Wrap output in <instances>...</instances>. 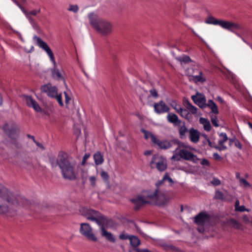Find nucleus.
<instances>
[{
  "mask_svg": "<svg viewBox=\"0 0 252 252\" xmlns=\"http://www.w3.org/2000/svg\"><path fill=\"white\" fill-rule=\"evenodd\" d=\"M82 215L87 220L95 223L100 226L101 234L102 237L110 242L114 243L115 238L111 232L107 231L104 226V223L106 222V218L98 211L89 208H84L81 210Z\"/></svg>",
  "mask_w": 252,
  "mask_h": 252,
  "instance_id": "obj_1",
  "label": "nucleus"
},
{
  "mask_svg": "<svg viewBox=\"0 0 252 252\" xmlns=\"http://www.w3.org/2000/svg\"><path fill=\"white\" fill-rule=\"evenodd\" d=\"M57 164L61 168L63 177L73 180L76 178V162L74 159L64 152H60L57 159Z\"/></svg>",
  "mask_w": 252,
  "mask_h": 252,
  "instance_id": "obj_2",
  "label": "nucleus"
},
{
  "mask_svg": "<svg viewBox=\"0 0 252 252\" xmlns=\"http://www.w3.org/2000/svg\"><path fill=\"white\" fill-rule=\"evenodd\" d=\"M88 18L93 28L100 33L107 35L111 32L112 26L107 21L99 18L93 13H89Z\"/></svg>",
  "mask_w": 252,
  "mask_h": 252,
  "instance_id": "obj_3",
  "label": "nucleus"
},
{
  "mask_svg": "<svg viewBox=\"0 0 252 252\" xmlns=\"http://www.w3.org/2000/svg\"><path fill=\"white\" fill-rule=\"evenodd\" d=\"M33 39L35 41L36 44L40 48L44 50L49 56L51 61L53 63L54 65V68L52 70V76L54 79L57 80H61L63 79V77L60 73L59 70L57 69L56 67V61L54 58V54L50 48L47 44L44 42L42 39L36 35L33 37Z\"/></svg>",
  "mask_w": 252,
  "mask_h": 252,
  "instance_id": "obj_4",
  "label": "nucleus"
},
{
  "mask_svg": "<svg viewBox=\"0 0 252 252\" xmlns=\"http://www.w3.org/2000/svg\"><path fill=\"white\" fill-rule=\"evenodd\" d=\"M164 181H165L163 180V178L162 180L158 181L156 184V186L157 188V189H156L153 192H149L147 195V197L149 198L158 201L161 204H165L167 202V200L164 193L160 192L158 189V188L163 184Z\"/></svg>",
  "mask_w": 252,
  "mask_h": 252,
  "instance_id": "obj_5",
  "label": "nucleus"
},
{
  "mask_svg": "<svg viewBox=\"0 0 252 252\" xmlns=\"http://www.w3.org/2000/svg\"><path fill=\"white\" fill-rule=\"evenodd\" d=\"M152 143L155 146H157L160 149L167 150L174 145H178L179 141L174 139L170 140H164L161 141L156 136H153Z\"/></svg>",
  "mask_w": 252,
  "mask_h": 252,
  "instance_id": "obj_6",
  "label": "nucleus"
},
{
  "mask_svg": "<svg viewBox=\"0 0 252 252\" xmlns=\"http://www.w3.org/2000/svg\"><path fill=\"white\" fill-rule=\"evenodd\" d=\"M150 166L152 168L156 167L158 170L162 171L166 169L167 165L166 161L161 157L154 155L150 162Z\"/></svg>",
  "mask_w": 252,
  "mask_h": 252,
  "instance_id": "obj_7",
  "label": "nucleus"
},
{
  "mask_svg": "<svg viewBox=\"0 0 252 252\" xmlns=\"http://www.w3.org/2000/svg\"><path fill=\"white\" fill-rule=\"evenodd\" d=\"M80 232L87 239L94 242L97 241V238L94 234L93 229L89 223H82L80 225Z\"/></svg>",
  "mask_w": 252,
  "mask_h": 252,
  "instance_id": "obj_8",
  "label": "nucleus"
},
{
  "mask_svg": "<svg viewBox=\"0 0 252 252\" xmlns=\"http://www.w3.org/2000/svg\"><path fill=\"white\" fill-rule=\"evenodd\" d=\"M40 89L42 93H46L48 96L51 98L54 97L58 94V88L50 83L42 86Z\"/></svg>",
  "mask_w": 252,
  "mask_h": 252,
  "instance_id": "obj_9",
  "label": "nucleus"
},
{
  "mask_svg": "<svg viewBox=\"0 0 252 252\" xmlns=\"http://www.w3.org/2000/svg\"><path fill=\"white\" fill-rule=\"evenodd\" d=\"M191 99L200 108L204 109L207 107L206 97L203 94L197 92L195 95L191 96Z\"/></svg>",
  "mask_w": 252,
  "mask_h": 252,
  "instance_id": "obj_10",
  "label": "nucleus"
},
{
  "mask_svg": "<svg viewBox=\"0 0 252 252\" xmlns=\"http://www.w3.org/2000/svg\"><path fill=\"white\" fill-rule=\"evenodd\" d=\"M155 112L157 114H161L168 112L170 108L166 104L163 100H160L154 104Z\"/></svg>",
  "mask_w": 252,
  "mask_h": 252,
  "instance_id": "obj_11",
  "label": "nucleus"
},
{
  "mask_svg": "<svg viewBox=\"0 0 252 252\" xmlns=\"http://www.w3.org/2000/svg\"><path fill=\"white\" fill-rule=\"evenodd\" d=\"M210 219V216L209 214L201 212L194 217V222L196 224L203 226Z\"/></svg>",
  "mask_w": 252,
  "mask_h": 252,
  "instance_id": "obj_12",
  "label": "nucleus"
},
{
  "mask_svg": "<svg viewBox=\"0 0 252 252\" xmlns=\"http://www.w3.org/2000/svg\"><path fill=\"white\" fill-rule=\"evenodd\" d=\"M130 201L135 205L134 209L136 211L139 210L144 205L149 203L144 197L141 195H137L134 198H131Z\"/></svg>",
  "mask_w": 252,
  "mask_h": 252,
  "instance_id": "obj_13",
  "label": "nucleus"
},
{
  "mask_svg": "<svg viewBox=\"0 0 252 252\" xmlns=\"http://www.w3.org/2000/svg\"><path fill=\"white\" fill-rule=\"evenodd\" d=\"M24 98L26 101V104L30 107H32L36 112L41 111V107L38 103L30 95H24Z\"/></svg>",
  "mask_w": 252,
  "mask_h": 252,
  "instance_id": "obj_14",
  "label": "nucleus"
},
{
  "mask_svg": "<svg viewBox=\"0 0 252 252\" xmlns=\"http://www.w3.org/2000/svg\"><path fill=\"white\" fill-rule=\"evenodd\" d=\"M4 133L11 139H15L16 136V127L13 125L5 124L3 126Z\"/></svg>",
  "mask_w": 252,
  "mask_h": 252,
  "instance_id": "obj_15",
  "label": "nucleus"
},
{
  "mask_svg": "<svg viewBox=\"0 0 252 252\" xmlns=\"http://www.w3.org/2000/svg\"><path fill=\"white\" fill-rule=\"evenodd\" d=\"M219 136L220 137H221L222 139L219 140V146H214V147L219 151H224L226 150L227 147L224 145V143L228 140V138L226 133L225 132L220 133Z\"/></svg>",
  "mask_w": 252,
  "mask_h": 252,
  "instance_id": "obj_16",
  "label": "nucleus"
},
{
  "mask_svg": "<svg viewBox=\"0 0 252 252\" xmlns=\"http://www.w3.org/2000/svg\"><path fill=\"white\" fill-rule=\"evenodd\" d=\"M220 26L225 30L231 32H234V30L239 28V25L235 23L229 21L221 20L220 23Z\"/></svg>",
  "mask_w": 252,
  "mask_h": 252,
  "instance_id": "obj_17",
  "label": "nucleus"
},
{
  "mask_svg": "<svg viewBox=\"0 0 252 252\" xmlns=\"http://www.w3.org/2000/svg\"><path fill=\"white\" fill-rule=\"evenodd\" d=\"M189 139L193 143H196L199 140L200 133L199 131L192 127L189 129Z\"/></svg>",
  "mask_w": 252,
  "mask_h": 252,
  "instance_id": "obj_18",
  "label": "nucleus"
},
{
  "mask_svg": "<svg viewBox=\"0 0 252 252\" xmlns=\"http://www.w3.org/2000/svg\"><path fill=\"white\" fill-rule=\"evenodd\" d=\"M179 155L181 158L187 160H192L194 157V155L191 152L185 149L180 150Z\"/></svg>",
  "mask_w": 252,
  "mask_h": 252,
  "instance_id": "obj_19",
  "label": "nucleus"
},
{
  "mask_svg": "<svg viewBox=\"0 0 252 252\" xmlns=\"http://www.w3.org/2000/svg\"><path fill=\"white\" fill-rule=\"evenodd\" d=\"M167 120L170 123L173 124L176 126L181 123V121L179 119L177 115L173 113H169L167 116Z\"/></svg>",
  "mask_w": 252,
  "mask_h": 252,
  "instance_id": "obj_20",
  "label": "nucleus"
},
{
  "mask_svg": "<svg viewBox=\"0 0 252 252\" xmlns=\"http://www.w3.org/2000/svg\"><path fill=\"white\" fill-rule=\"evenodd\" d=\"M184 105L191 115L196 114L197 108L193 106L188 99L184 101Z\"/></svg>",
  "mask_w": 252,
  "mask_h": 252,
  "instance_id": "obj_21",
  "label": "nucleus"
},
{
  "mask_svg": "<svg viewBox=\"0 0 252 252\" xmlns=\"http://www.w3.org/2000/svg\"><path fill=\"white\" fill-rule=\"evenodd\" d=\"M93 158L94 163L96 165H100L104 162L103 156L99 151H97L94 153Z\"/></svg>",
  "mask_w": 252,
  "mask_h": 252,
  "instance_id": "obj_22",
  "label": "nucleus"
},
{
  "mask_svg": "<svg viewBox=\"0 0 252 252\" xmlns=\"http://www.w3.org/2000/svg\"><path fill=\"white\" fill-rule=\"evenodd\" d=\"M199 123L203 126L205 130L210 131L211 129V126L210 121L206 118L201 117L199 119Z\"/></svg>",
  "mask_w": 252,
  "mask_h": 252,
  "instance_id": "obj_23",
  "label": "nucleus"
},
{
  "mask_svg": "<svg viewBox=\"0 0 252 252\" xmlns=\"http://www.w3.org/2000/svg\"><path fill=\"white\" fill-rule=\"evenodd\" d=\"M206 105L207 106L209 107L211 109L212 113L215 114H218L219 113L218 107L213 100L211 99L209 100Z\"/></svg>",
  "mask_w": 252,
  "mask_h": 252,
  "instance_id": "obj_24",
  "label": "nucleus"
},
{
  "mask_svg": "<svg viewBox=\"0 0 252 252\" xmlns=\"http://www.w3.org/2000/svg\"><path fill=\"white\" fill-rule=\"evenodd\" d=\"M129 241L130 245L134 248L138 247L140 244L139 239L134 235H131L129 238Z\"/></svg>",
  "mask_w": 252,
  "mask_h": 252,
  "instance_id": "obj_25",
  "label": "nucleus"
},
{
  "mask_svg": "<svg viewBox=\"0 0 252 252\" xmlns=\"http://www.w3.org/2000/svg\"><path fill=\"white\" fill-rule=\"evenodd\" d=\"M221 20H218L212 16L208 17V19L206 20V23L208 24H212L214 25H219L221 23Z\"/></svg>",
  "mask_w": 252,
  "mask_h": 252,
  "instance_id": "obj_26",
  "label": "nucleus"
},
{
  "mask_svg": "<svg viewBox=\"0 0 252 252\" xmlns=\"http://www.w3.org/2000/svg\"><path fill=\"white\" fill-rule=\"evenodd\" d=\"M189 131V130H188V128H187L185 124H184L183 126H180L179 127L180 137L182 139L185 138L186 133Z\"/></svg>",
  "mask_w": 252,
  "mask_h": 252,
  "instance_id": "obj_27",
  "label": "nucleus"
},
{
  "mask_svg": "<svg viewBox=\"0 0 252 252\" xmlns=\"http://www.w3.org/2000/svg\"><path fill=\"white\" fill-rule=\"evenodd\" d=\"M192 78L193 81L195 83L200 82L202 83L206 81V79L203 76V73L201 71L199 72V75L193 76Z\"/></svg>",
  "mask_w": 252,
  "mask_h": 252,
  "instance_id": "obj_28",
  "label": "nucleus"
},
{
  "mask_svg": "<svg viewBox=\"0 0 252 252\" xmlns=\"http://www.w3.org/2000/svg\"><path fill=\"white\" fill-rule=\"evenodd\" d=\"M180 116L188 120V121H190L192 119V118L191 114L189 113L186 108V109H184L183 111H181Z\"/></svg>",
  "mask_w": 252,
  "mask_h": 252,
  "instance_id": "obj_29",
  "label": "nucleus"
},
{
  "mask_svg": "<svg viewBox=\"0 0 252 252\" xmlns=\"http://www.w3.org/2000/svg\"><path fill=\"white\" fill-rule=\"evenodd\" d=\"M230 222L232 227L234 228L240 229L242 227V224L239 222L234 219L231 220Z\"/></svg>",
  "mask_w": 252,
  "mask_h": 252,
  "instance_id": "obj_30",
  "label": "nucleus"
},
{
  "mask_svg": "<svg viewBox=\"0 0 252 252\" xmlns=\"http://www.w3.org/2000/svg\"><path fill=\"white\" fill-rule=\"evenodd\" d=\"M142 132L144 134V137L146 139H148L149 138H151V142H152V137L153 136H155L154 135H153L152 133H151L150 132H148V131L142 129H141Z\"/></svg>",
  "mask_w": 252,
  "mask_h": 252,
  "instance_id": "obj_31",
  "label": "nucleus"
},
{
  "mask_svg": "<svg viewBox=\"0 0 252 252\" xmlns=\"http://www.w3.org/2000/svg\"><path fill=\"white\" fill-rule=\"evenodd\" d=\"M211 120L213 125L215 127H219V124L218 123L217 117L216 116H211Z\"/></svg>",
  "mask_w": 252,
  "mask_h": 252,
  "instance_id": "obj_32",
  "label": "nucleus"
},
{
  "mask_svg": "<svg viewBox=\"0 0 252 252\" xmlns=\"http://www.w3.org/2000/svg\"><path fill=\"white\" fill-rule=\"evenodd\" d=\"M56 99L57 101H58V102L59 103V105L61 106H63V102L62 100V94H57L55 96V97H54Z\"/></svg>",
  "mask_w": 252,
  "mask_h": 252,
  "instance_id": "obj_33",
  "label": "nucleus"
},
{
  "mask_svg": "<svg viewBox=\"0 0 252 252\" xmlns=\"http://www.w3.org/2000/svg\"><path fill=\"white\" fill-rule=\"evenodd\" d=\"M8 211V207L6 205H0V214H6Z\"/></svg>",
  "mask_w": 252,
  "mask_h": 252,
  "instance_id": "obj_34",
  "label": "nucleus"
},
{
  "mask_svg": "<svg viewBox=\"0 0 252 252\" xmlns=\"http://www.w3.org/2000/svg\"><path fill=\"white\" fill-rule=\"evenodd\" d=\"M23 12L24 13L27 18L29 20V21L31 24L35 23L34 19L32 18L31 16H29V14H28V11L26 9H25L23 11Z\"/></svg>",
  "mask_w": 252,
  "mask_h": 252,
  "instance_id": "obj_35",
  "label": "nucleus"
},
{
  "mask_svg": "<svg viewBox=\"0 0 252 252\" xmlns=\"http://www.w3.org/2000/svg\"><path fill=\"white\" fill-rule=\"evenodd\" d=\"M100 176L102 178V179L104 181H107L108 180L109 176H108V173L102 170L100 172Z\"/></svg>",
  "mask_w": 252,
  "mask_h": 252,
  "instance_id": "obj_36",
  "label": "nucleus"
},
{
  "mask_svg": "<svg viewBox=\"0 0 252 252\" xmlns=\"http://www.w3.org/2000/svg\"><path fill=\"white\" fill-rule=\"evenodd\" d=\"M64 94L65 95V103L67 108H69V103L71 101V97L68 95L66 92H64Z\"/></svg>",
  "mask_w": 252,
  "mask_h": 252,
  "instance_id": "obj_37",
  "label": "nucleus"
},
{
  "mask_svg": "<svg viewBox=\"0 0 252 252\" xmlns=\"http://www.w3.org/2000/svg\"><path fill=\"white\" fill-rule=\"evenodd\" d=\"M79 8L77 5H70L69 8H68V11H72L74 13L77 12Z\"/></svg>",
  "mask_w": 252,
  "mask_h": 252,
  "instance_id": "obj_38",
  "label": "nucleus"
},
{
  "mask_svg": "<svg viewBox=\"0 0 252 252\" xmlns=\"http://www.w3.org/2000/svg\"><path fill=\"white\" fill-rule=\"evenodd\" d=\"M215 198L218 199H223V194L221 191L217 190L216 191Z\"/></svg>",
  "mask_w": 252,
  "mask_h": 252,
  "instance_id": "obj_39",
  "label": "nucleus"
},
{
  "mask_svg": "<svg viewBox=\"0 0 252 252\" xmlns=\"http://www.w3.org/2000/svg\"><path fill=\"white\" fill-rule=\"evenodd\" d=\"M90 154L89 153H85L83 157L82 161V165H84L86 164L87 160L90 158Z\"/></svg>",
  "mask_w": 252,
  "mask_h": 252,
  "instance_id": "obj_40",
  "label": "nucleus"
},
{
  "mask_svg": "<svg viewBox=\"0 0 252 252\" xmlns=\"http://www.w3.org/2000/svg\"><path fill=\"white\" fill-rule=\"evenodd\" d=\"M130 236H131V235H127V234H125L123 233L119 235V239L121 240H127V239L129 240V238Z\"/></svg>",
  "mask_w": 252,
  "mask_h": 252,
  "instance_id": "obj_41",
  "label": "nucleus"
},
{
  "mask_svg": "<svg viewBox=\"0 0 252 252\" xmlns=\"http://www.w3.org/2000/svg\"><path fill=\"white\" fill-rule=\"evenodd\" d=\"M211 183L214 186H219L220 184V181L218 178H214Z\"/></svg>",
  "mask_w": 252,
  "mask_h": 252,
  "instance_id": "obj_42",
  "label": "nucleus"
},
{
  "mask_svg": "<svg viewBox=\"0 0 252 252\" xmlns=\"http://www.w3.org/2000/svg\"><path fill=\"white\" fill-rule=\"evenodd\" d=\"M240 183L242 184L245 187H250L251 185L245 179H240Z\"/></svg>",
  "mask_w": 252,
  "mask_h": 252,
  "instance_id": "obj_43",
  "label": "nucleus"
},
{
  "mask_svg": "<svg viewBox=\"0 0 252 252\" xmlns=\"http://www.w3.org/2000/svg\"><path fill=\"white\" fill-rule=\"evenodd\" d=\"M163 180H168L170 184H172L173 183L172 179L169 176L168 173H166L164 175Z\"/></svg>",
  "mask_w": 252,
  "mask_h": 252,
  "instance_id": "obj_44",
  "label": "nucleus"
},
{
  "mask_svg": "<svg viewBox=\"0 0 252 252\" xmlns=\"http://www.w3.org/2000/svg\"><path fill=\"white\" fill-rule=\"evenodd\" d=\"M150 93L151 95L155 98L157 97L158 96V92H157V90L155 89L150 90Z\"/></svg>",
  "mask_w": 252,
  "mask_h": 252,
  "instance_id": "obj_45",
  "label": "nucleus"
},
{
  "mask_svg": "<svg viewBox=\"0 0 252 252\" xmlns=\"http://www.w3.org/2000/svg\"><path fill=\"white\" fill-rule=\"evenodd\" d=\"M180 60L181 62H183L185 63H189L191 61L190 58L188 56H185L183 57Z\"/></svg>",
  "mask_w": 252,
  "mask_h": 252,
  "instance_id": "obj_46",
  "label": "nucleus"
},
{
  "mask_svg": "<svg viewBox=\"0 0 252 252\" xmlns=\"http://www.w3.org/2000/svg\"><path fill=\"white\" fill-rule=\"evenodd\" d=\"M89 180L91 185L93 187L95 186L96 184V178L94 176H91L89 178Z\"/></svg>",
  "mask_w": 252,
  "mask_h": 252,
  "instance_id": "obj_47",
  "label": "nucleus"
},
{
  "mask_svg": "<svg viewBox=\"0 0 252 252\" xmlns=\"http://www.w3.org/2000/svg\"><path fill=\"white\" fill-rule=\"evenodd\" d=\"M12 0L17 6H18L19 7V8L21 10V11L22 12L25 9H26L23 6H22V5L17 0Z\"/></svg>",
  "mask_w": 252,
  "mask_h": 252,
  "instance_id": "obj_48",
  "label": "nucleus"
},
{
  "mask_svg": "<svg viewBox=\"0 0 252 252\" xmlns=\"http://www.w3.org/2000/svg\"><path fill=\"white\" fill-rule=\"evenodd\" d=\"M235 146L238 148V149L241 150L242 149L243 146L240 142L236 139L235 142L234 143Z\"/></svg>",
  "mask_w": 252,
  "mask_h": 252,
  "instance_id": "obj_49",
  "label": "nucleus"
},
{
  "mask_svg": "<svg viewBox=\"0 0 252 252\" xmlns=\"http://www.w3.org/2000/svg\"><path fill=\"white\" fill-rule=\"evenodd\" d=\"M201 164L204 166H209L210 163L208 159L204 158L201 161Z\"/></svg>",
  "mask_w": 252,
  "mask_h": 252,
  "instance_id": "obj_50",
  "label": "nucleus"
},
{
  "mask_svg": "<svg viewBox=\"0 0 252 252\" xmlns=\"http://www.w3.org/2000/svg\"><path fill=\"white\" fill-rule=\"evenodd\" d=\"M180 158H181L180 157L179 153L178 154H174L171 158L172 159L177 161H179L180 160Z\"/></svg>",
  "mask_w": 252,
  "mask_h": 252,
  "instance_id": "obj_51",
  "label": "nucleus"
},
{
  "mask_svg": "<svg viewBox=\"0 0 252 252\" xmlns=\"http://www.w3.org/2000/svg\"><path fill=\"white\" fill-rule=\"evenodd\" d=\"M213 157L215 159L219 160L222 158L217 153H215L213 154Z\"/></svg>",
  "mask_w": 252,
  "mask_h": 252,
  "instance_id": "obj_52",
  "label": "nucleus"
},
{
  "mask_svg": "<svg viewBox=\"0 0 252 252\" xmlns=\"http://www.w3.org/2000/svg\"><path fill=\"white\" fill-rule=\"evenodd\" d=\"M28 14H29V16H31V15L35 16L37 15V12L36 11V9H34L31 11L30 12L28 11Z\"/></svg>",
  "mask_w": 252,
  "mask_h": 252,
  "instance_id": "obj_53",
  "label": "nucleus"
},
{
  "mask_svg": "<svg viewBox=\"0 0 252 252\" xmlns=\"http://www.w3.org/2000/svg\"><path fill=\"white\" fill-rule=\"evenodd\" d=\"M236 210L240 212H244L246 210V208L244 206H241L239 207H236Z\"/></svg>",
  "mask_w": 252,
  "mask_h": 252,
  "instance_id": "obj_54",
  "label": "nucleus"
},
{
  "mask_svg": "<svg viewBox=\"0 0 252 252\" xmlns=\"http://www.w3.org/2000/svg\"><path fill=\"white\" fill-rule=\"evenodd\" d=\"M236 139V138H228V140L229 141V146H231L233 145V144L234 143H235Z\"/></svg>",
  "mask_w": 252,
  "mask_h": 252,
  "instance_id": "obj_55",
  "label": "nucleus"
},
{
  "mask_svg": "<svg viewBox=\"0 0 252 252\" xmlns=\"http://www.w3.org/2000/svg\"><path fill=\"white\" fill-rule=\"evenodd\" d=\"M33 142L36 144V145L38 147H39L41 148V149H44V147H43V146L42 145V144H41V143H40L39 142H38L36 141V140H35V141H33Z\"/></svg>",
  "mask_w": 252,
  "mask_h": 252,
  "instance_id": "obj_56",
  "label": "nucleus"
},
{
  "mask_svg": "<svg viewBox=\"0 0 252 252\" xmlns=\"http://www.w3.org/2000/svg\"><path fill=\"white\" fill-rule=\"evenodd\" d=\"M3 97L2 95L0 93V107L3 104Z\"/></svg>",
  "mask_w": 252,
  "mask_h": 252,
  "instance_id": "obj_57",
  "label": "nucleus"
},
{
  "mask_svg": "<svg viewBox=\"0 0 252 252\" xmlns=\"http://www.w3.org/2000/svg\"><path fill=\"white\" fill-rule=\"evenodd\" d=\"M168 248L172 251H175L176 249V248L175 246L171 245H169L168 246Z\"/></svg>",
  "mask_w": 252,
  "mask_h": 252,
  "instance_id": "obj_58",
  "label": "nucleus"
},
{
  "mask_svg": "<svg viewBox=\"0 0 252 252\" xmlns=\"http://www.w3.org/2000/svg\"><path fill=\"white\" fill-rule=\"evenodd\" d=\"M183 109H184L183 108L179 106V108L178 109V110H177L176 112L180 115L181 111H182Z\"/></svg>",
  "mask_w": 252,
  "mask_h": 252,
  "instance_id": "obj_59",
  "label": "nucleus"
},
{
  "mask_svg": "<svg viewBox=\"0 0 252 252\" xmlns=\"http://www.w3.org/2000/svg\"><path fill=\"white\" fill-rule=\"evenodd\" d=\"M144 154L146 156L150 155L152 154V151L150 150H147L145 151Z\"/></svg>",
  "mask_w": 252,
  "mask_h": 252,
  "instance_id": "obj_60",
  "label": "nucleus"
},
{
  "mask_svg": "<svg viewBox=\"0 0 252 252\" xmlns=\"http://www.w3.org/2000/svg\"><path fill=\"white\" fill-rule=\"evenodd\" d=\"M217 99L221 103H223V100L221 96H218L217 98Z\"/></svg>",
  "mask_w": 252,
  "mask_h": 252,
  "instance_id": "obj_61",
  "label": "nucleus"
},
{
  "mask_svg": "<svg viewBox=\"0 0 252 252\" xmlns=\"http://www.w3.org/2000/svg\"><path fill=\"white\" fill-rule=\"evenodd\" d=\"M236 178L237 179H239V181H240V179H242L241 177H240V174L239 173H236Z\"/></svg>",
  "mask_w": 252,
  "mask_h": 252,
  "instance_id": "obj_62",
  "label": "nucleus"
},
{
  "mask_svg": "<svg viewBox=\"0 0 252 252\" xmlns=\"http://www.w3.org/2000/svg\"><path fill=\"white\" fill-rule=\"evenodd\" d=\"M27 136L29 138L32 139L33 141H35V139L34 137L33 136L30 135V134H28Z\"/></svg>",
  "mask_w": 252,
  "mask_h": 252,
  "instance_id": "obj_63",
  "label": "nucleus"
},
{
  "mask_svg": "<svg viewBox=\"0 0 252 252\" xmlns=\"http://www.w3.org/2000/svg\"><path fill=\"white\" fill-rule=\"evenodd\" d=\"M172 106L173 108L176 110V111H177V110H178V109L179 108V106L176 104H175V106H174L173 105Z\"/></svg>",
  "mask_w": 252,
  "mask_h": 252,
  "instance_id": "obj_64",
  "label": "nucleus"
}]
</instances>
